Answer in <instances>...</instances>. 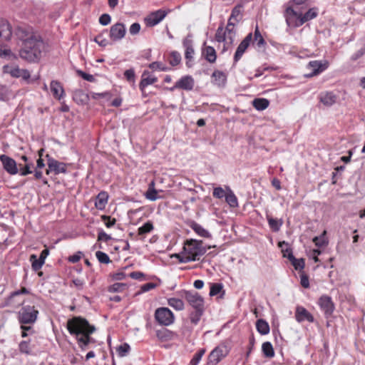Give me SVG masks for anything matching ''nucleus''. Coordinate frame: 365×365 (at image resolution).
Returning <instances> with one entry per match:
<instances>
[{
  "instance_id": "1",
  "label": "nucleus",
  "mask_w": 365,
  "mask_h": 365,
  "mask_svg": "<svg viewBox=\"0 0 365 365\" xmlns=\"http://www.w3.org/2000/svg\"><path fill=\"white\" fill-rule=\"evenodd\" d=\"M15 34L22 42L20 57L29 62L38 61L46 49L45 43L39 34L32 27L21 26L16 29Z\"/></svg>"
},
{
  "instance_id": "2",
  "label": "nucleus",
  "mask_w": 365,
  "mask_h": 365,
  "mask_svg": "<svg viewBox=\"0 0 365 365\" xmlns=\"http://www.w3.org/2000/svg\"><path fill=\"white\" fill-rule=\"evenodd\" d=\"M68 332L75 336L81 351H86L96 344V340L90 335L96 331L94 326L81 317H75L67 322Z\"/></svg>"
},
{
  "instance_id": "3",
  "label": "nucleus",
  "mask_w": 365,
  "mask_h": 365,
  "mask_svg": "<svg viewBox=\"0 0 365 365\" xmlns=\"http://www.w3.org/2000/svg\"><path fill=\"white\" fill-rule=\"evenodd\" d=\"M206 252L201 240L190 239L185 242L183 250L176 257L180 262L187 263L200 260Z\"/></svg>"
},
{
  "instance_id": "4",
  "label": "nucleus",
  "mask_w": 365,
  "mask_h": 365,
  "mask_svg": "<svg viewBox=\"0 0 365 365\" xmlns=\"http://www.w3.org/2000/svg\"><path fill=\"white\" fill-rule=\"evenodd\" d=\"M318 15L317 8L309 9L305 14L301 11L299 14L295 13L291 8L284 11V17L288 27L297 28L304 23L316 18Z\"/></svg>"
},
{
  "instance_id": "5",
  "label": "nucleus",
  "mask_w": 365,
  "mask_h": 365,
  "mask_svg": "<svg viewBox=\"0 0 365 365\" xmlns=\"http://www.w3.org/2000/svg\"><path fill=\"white\" fill-rule=\"evenodd\" d=\"M235 36L236 31L235 30V23L233 21L228 20L225 30L223 29L222 26L218 27L215 34V39L217 42L224 43V48L222 49L223 52L227 50L229 46L232 45Z\"/></svg>"
},
{
  "instance_id": "6",
  "label": "nucleus",
  "mask_w": 365,
  "mask_h": 365,
  "mask_svg": "<svg viewBox=\"0 0 365 365\" xmlns=\"http://www.w3.org/2000/svg\"><path fill=\"white\" fill-rule=\"evenodd\" d=\"M38 314V311L34 306H23L18 313V320L21 324H34Z\"/></svg>"
},
{
  "instance_id": "7",
  "label": "nucleus",
  "mask_w": 365,
  "mask_h": 365,
  "mask_svg": "<svg viewBox=\"0 0 365 365\" xmlns=\"http://www.w3.org/2000/svg\"><path fill=\"white\" fill-rule=\"evenodd\" d=\"M155 319L163 326H170L175 322L173 312L168 307H159L155 312Z\"/></svg>"
},
{
  "instance_id": "8",
  "label": "nucleus",
  "mask_w": 365,
  "mask_h": 365,
  "mask_svg": "<svg viewBox=\"0 0 365 365\" xmlns=\"http://www.w3.org/2000/svg\"><path fill=\"white\" fill-rule=\"evenodd\" d=\"M181 296L186 299L195 310L204 309V299L197 292L183 290Z\"/></svg>"
},
{
  "instance_id": "9",
  "label": "nucleus",
  "mask_w": 365,
  "mask_h": 365,
  "mask_svg": "<svg viewBox=\"0 0 365 365\" xmlns=\"http://www.w3.org/2000/svg\"><path fill=\"white\" fill-rule=\"evenodd\" d=\"M329 62L327 60L324 61H311L307 66V68L310 70L311 72L306 76L307 77H313L317 76L327 70L329 67Z\"/></svg>"
},
{
  "instance_id": "10",
  "label": "nucleus",
  "mask_w": 365,
  "mask_h": 365,
  "mask_svg": "<svg viewBox=\"0 0 365 365\" xmlns=\"http://www.w3.org/2000/svg\"><path fill=\"white\" fill-rule=\"evenodd\" d=\"M228 354L225 346H218L215 347L209 354L207 359L208 365H216Z\"/></svg>"
},
{
  "instance_id": "11",
  "label": "nucleus",
  "mask_w": 365,
  "mask_h": 365,
  "mask_svg": "<svg viewBox=\"0 0 365 365\" xmlns=\"http://www.w3.org/2000/svg\"><path fill=\"white\" fill-rule=\"evenodd\" d=\"M192 36L188 34L182 41V46L185 48V58L186 59V65L187 67L192 66V60L195 54V50L193 48V41L192 39Z\"/></svg>"
},
{
  "instance_id": "12",
  "label": "nucleus",
  "mask_w": 365,
  "mask_h": 365,
  "mask_svg": "<svg viewBox=\"0 0 365 365\" xmlns=\"http://www.w3.org/2000/svg\"><path fill=\"white\" fill-rule=\"evenodd\" d=\"M168 14V11L158 9L155 11L151 12L146 18H145V22L148 26H155L160 23Z\"/></svg>"
},
{
  "instance_id": "13",
  "label": "nucleus",
  "mask_w": 365,
  "mask_h": 365,
  "mask_svg": "<svg viewBox=\"0 0 365 365\" xmlns=\"http://www.w3.org/2000/svg\"><path fill=\"white\" fill-rule=\"evenodd\" d=\"M126 34L125 26L123 23H116L111 26L109 31V37L114 42L123 39Z\"/></svg>"
},
{
  "instance_id": "14",
  "label": "nucleus",
  "mask_w": 365,
  "mask_h": 365,
  "mask_svg": "<svg viewBox=\"0 0 365 365\" xmlns=\"http://www.w3.org/2000/svg\"><path fill=\"white\" fill-rule=\"evenodd\" d=\"M194 86V78L191 76H184L181 77L173 87L170 88V91H173L177 88H180L185 91H192Z\"/></svg>"
},
{
  "instance_id": "15",
  "label": "nucleus",
  "mask_w": 365,
  "mask_h": 365,
  "mask_svg": "<svg viewBox=\"0 0 365 365\" xmlns=\"http://www.w3.org/2000/svg\"><path fill=\"white\" fill-rule=\"evenodd\" d=\"M318 304L320 309L324 312L326 317H329L332 314L334 310V304L330 297L327 295L322 296L319 299Z\"/></svg>"
},
{
  "instance_id": "16",
  "label": "nucleus",
  "mask_w": 365,
  "mask_h": 365,
  "mask_svg": "<svg viewBox=\"0 0 365 365\" xmlns=\"http://www.w3.org/2000/svg\"><path fill=\"white\" fill-rule=\"evenodd\" d=\"M0 160L2 163L4 169L9 174L14 175L18 173L17 165L13 158L6 155H1Z\"/></svg>"
},
{
  "instance_id": "17",
  "label": "nucleus",
  "mask_w": 365,
  "mask_h": 365,
  "mask_svg": "<svg viewBox=\"0 0 365 365\" xmlns=\"http://www.w3.org/2000/svg\"><path fill=\"white\" fill-rule=\"evenodd\" d=\"M158 81V78L150 71L145 70L141 75V81L139 83V88L143 93L145 88Z\"/></svg>"
},
{
  "instance_id": "18",
  "label": "nucleus",
  "mask_w": 365,
  "mask_h": 365,
  "mask_svg": "<svg viewBox=\"0 0 365 365\" xmlns=\"http://www.w3.org/2000/svg\"><path fill=\"white\" fill-rule=\"evenodd\" d=\"M46 158L48 159V167L51 170H53L56 175L66 173V167L65 163L58 162L54 158L50 157L49 155H46Z\"/></svg>"
},
{
  "instance_id": "19",
  "label": "nucleus",
  "mask_w": 365,
  "mask_h": 365,
  "mask_svg": "<svg viewBox=\"0 0 365 365\" xmlns=\"http://www.w3.org/2000/svg\"><path fill=\"white\" fill-rule=\"evenodd\" d=\"M295 319L298 322H302L307 321L309 322H313L314 319V317L309 313L304 307L298 306L296 308Z\"/></svg>"
},
{
  "instance_id": "20",
  "label": "nucleus",
  "mask_w": 365,
  "mask_h": 365,
  "mask_svg": "<svg viewBox=\"0 0 365 365\" xmlns=\"http://www.w3.org/2000/svg\"><path fill=\"white\" fill-rule=\"evenodd\" d=\"M12 35L11 27L9 23L3 19H0V41H8Z\"/></svg>"
},
{
  "instance_id": "21",
  "label": "nucleus",
  "mask_w": 365,
  "mask_h": 365,
  "mask_svg": "<svg viewBox=\"0 0 365 365\" xmlns=\"http://www.w3.org/2000/svg\"><path fill=\"white\" fill-rule=\"evenodd\" d=\"M51 91L54 98L61 101L65 96L64 89L60 82L52 81L50 83Z\"/></svg>"
},
{
  "instance_id": "22",
  "label": "nucleus",
  "mask_w": 365,
  "mask_h": 365,
  "mask_svg": "<svg viewBox=\"0 0 365 365\" xmlns=\"http://www.w3.org/2000/svg\"><path fill=\"white\" fill-rule=\"evenodd\" d=\"M319 100L325 106L329 107L336 102L337 96L331 91L323 92L319 95Z\"/></svg>"
},
{
  "instance_id": "23",
  "label": "nucleus",
  "mask_w": 365,
  "mask_h": 365,
  "mask_svg": "<svg viewBox=\"0 0 365 365\" xmlns=\"http://www.w3.org/2000/svg\"><path fill=\"white\" fill-rule=\"evenodd\" d=\"M307 7V0H290L285 10L291 8L295 13L299 14L302 10Z\"/></svg>"
},
{
  "instance_id": "24",
  "label": "nucleus",
  "mask_w": 365,
  "mask_h": 365,
  "mask_svg": "<svg viewBox=\"0 0 365 365\" xmlns=\"http://www.w3.org/2000/svg\"><path fill=\"white\" fill-rule=\"evenodd\" d=\"M212 78H213V83L218 87L224 86L227 81L226 74L217 70L212 73Z\"/></svg>"
},
{
  "instance_id": "25",
  "label": "nucleus",
  "mask_w": 365,
  "mask_h": 365,
  "mask_svg": "<svg viewBox=\"0 0 365 365\" xmlns=\"http://www.w3.org/2000/svg\"><path fill=\"white\" fill-rule=\"evenodd\" d=\"M108 195L106 192H101L95 200V206L98 210H102L108 202Z\"/></svg>"
},
{
  "instance_id": "26",
  "label": "nucleus",
  "mask_w": 365,
  "mask_h": 365,
  "mask_svg": "<svg viewBox=\"0 0 365 365\" xmlns=\"http://www.w3.org/2000/svg\"><path fill=\"white\" fill-rule=\"evenodd\" d=\"M190 227L192 228V230L195 231V232L197 235L202 237L210 238L212 237L211 234L208 230H207L202 226H201L200 225L195 222H192Z\"/></svg>"
},
{
  "instance_id": "27",
  "label": "nucleus",
  "mask_w": 365,
  "mask_h": 365,
  "mask_svg": "<svg viewBox=\"0 0 365 365\" xmlns=\"http://www.w3.org/2000/svg\"><path fill=\"white\" fill-rule=\"evenodd\" d=\"M226 190L227 191L225 197L226 202L231 207H238V200L233 191L230 188V187H226Z\"/></svg>"
},
{
  "instance_id": "28",
  "label": "nucleus",
  "mask_w": 365,
  "mask_h": 365,
  "mask_svg": "<svg viewBox=\"0 0 365 365\" xmlns=\"http://www.w3.org/2000/svg\"><path fill=\"white\" fill-rule=\"evenodd\" d=\"M257 331L262 335H266L269 333V325L267 321L259 319L256 322Z\"/></svg>"
},
{
  "instance_id": "29",
  "label": "nucleus",
  "mask_w": 365,
  "mask_h": 365,
  "mask_svg": "<svg viewBox=\"0 0 365 365\" xmlns=\"http://www.w3.org/2000/svg\"><path fill=\"white\" fill-rule=\"evenodd\" d=\"M202 54L205 56V59L210 63H214L216 61V52L212 46H205L202 51Z\"/></svg>"
},
{
  "instance_id": "30",
  "label": "nucleus",
  "mask_w": 365,
  "mask_h": 365,
  "mask_svg": "<svg viewBox=\"0 0 365 365\" xmlns=\"http://www.w3.org/2000/svg\"><path fill=\"white\" fill-rule=\"evenodd\" d=\"M288 259L290 260L295 269L302 270L304 269L305 265L304 260L302 258L296 259L293 255L292 252L289 251Z\"/></svg>"
},
{
  "instance_id": "31",
  "label": "nucleus",
  "mask_w": 365,
  "mask_h": 365,
  "mask_svg": "<svg viewBox=\"0 0 365 365\" xmlns=\"http://www.w3.org/2000/svg\"><path fill=\"white\" fill-rule=\"evenodd\" d=\"M168 304L177 311H182L185 308L183 301L175 297L169 298L168 299Z\"/></svg>"
},
{
  "instance_id": "32",
  "label": "nucleus",
  "mask_w": 365,
  "mask_h": 365,
  "mask_svg": "<svg viewBox=\"0 0 365 365\" xmlns=\"http://www.w3.org/2000/svg\"><path fill=\"white\" fill-rule=\"evenodd\" d=\"M269 105V101L266 98H255L252 101L253 107L257 110H264Z\"/></svg>"
},
{
  "instance_id": "33",
  "label": "nucleus",
  "mask_w": 365,
  "mask_h": 365,
  "mask_svg": "<svg viewBox=\"0 0 365 365\" xmlns=\"http://www.w3.org/2000/svg\"><path fill=\"white\" fill-rule=\"evenodd\" d=\"M73 100L78 104H86L88 100V96L83 91L78 90L73 93Z\"/></svg>"
},
{
  "instance_id": "34",
  "label": "nucleus",
  "mask_w": 365,
  "mask_h": 365,
  "mask_svg": "<svg viewBox=\"0 0 365 365\" xmlns=\"http://www.w3.org/2000/svg\"><path fill=\"white\" fill-rule=\"evenodd\" d=\"M262 351L265 357L272 358L274 356V351L272 344L269 341H266L262 344Z\"/></svg>"
},
{
  "instance_id": "35",
  "label": "nucleus",
  "mask_w": 365,
  "mask_h": 365,
  "mask_svg": "<svg viewBox=\"0 0 365 365\" xmlns=\"http://www.w3.org/2000/svg\"><path fill=\"white\" fill-rule=\"evenodd\" d=\"M326 233L327 232L324 230L321 235L314 237L313 238V242L315 244L317 247H322L328 245L329 242L327 238L326 237Z\"/></svg>"
},
{
  "instance_id": "36",
  "label": "nucleus",
  "mask_w": 365,
  "mask_h": 365,
  "mask_svg": "<svg viewBox=\"0 0 365 365\" xmlns=\"http://www.w3.org/2000/svg\"><path fill=\"white\" fill-rule=\"evenodd\" d=\"M21 69L19 66H4V73L10 74L12 77L14 78H20L21 76Z\"/></svg>"
},
{
  "instance_id": "37",
  "label": "nucleus",
  "mask_w": 365,
  "mask_h": 365,
  "mask_svg": "<svg viewBox=\"0 0 365 365\" xmlns=\"http://www.w3.org/2000/svg\"><path fill=\"white\" fill-rule=\"evenodd\" d=\"M267 218L269 226L272 229V230L274 232H278L282 225V220L274 219L270 216H267Z\"/></svg>"
},
{
  "instance_id": "38",
  "label": "nucleus",
  "mask_w": 365,
  "mask_h": 365,
  "mask_svg": "<svg viewBox=\"0 0 365 365\" xmlns=\"http://www.w3.org/2000/svg\"><path fill=\"white\" fill-rule=\"evenodd\" d=\"M249 46L247 44H245V43L241 42L238 47L237 48L236 52L234 55V62L237 63L240 60L242 55L247 50Z\"/></svg>"
},
{
  "instance_id": "39",
  "label": "nucleus",
  "mask_w": 365,
  "mask_h": 365,
  "mask_svg": "<svg viewBox=\"0 0 365 365\" xmlns=\"http://www.w3.org/2000/svg\"><path fill=\"white\" fill-rule=\"evenodd\" d=\"M154 229L153 224L150 221H148L144 223L142 226L138 227V233L139 235H144L145 234L150 233Z\"/></svg>"
},
{
  "instance_id": "40",
  "label": "nucleus",
  "mask_w": 365,
  "mask_h": 365,
  "mask_svg": "<svg viewBox=\"0 0 365 365\" xmlns=\"http://www.w3.org/2000/svg\"><path fill=\"white\" fill-rule=\"evenodd\" d=\"M154 186V182H152L150 185H149V187H148V190H147L146 192V194H145V197L150 200V201H155L157 199H158V192L157 190L153 187Z\"/></svg>"
},
{
  "instance_id": "41",
  "label": "nucleus",
  "mask_w": 365,
  "mask_h": 365,
  "mask_svg": "<svg viewBox=\"0 0 365 365\" xmlns=\"http://www.w3.org/2000/svg\"><path fill=\"white\" fill-rule=\"evenodd\" d=\"M181 60L182 57L178 51H173L170 53L168 61L170 65L177 66L181 62Z\"/></svg>"
},
{
  "instance_id": "42",
  "label": "nucleus",
  "mask_w": 365,
  "mask_h": 365,
  "mask_svg": "<svg viewBox=\"0 0 365 365\" xmlns=\"http://www.w3.org/2000/svg\"><path fill=\"white\" fill-rule=\"evenodd\" d=\"M30 262H31V267L34 271L39 270L44 264L43 262L40 260L39 258H37L35 255L30 256Z\"/></svg>"
},
{
  "instance_id": "43",
  "label": "nucleus",
  "mask_w": 365,
  "mask_h": 365,
  "mask_svg": "<svg viewBox=\"0 0 365 365\" xmlns=\"http://www.w3.org/2000/svg\"><path fill=\"white\" fill-rule=\"evenodd\" d=\"M204 309H195L194 312H192L190 314V319L192 324L194 325L197 324L199 322Z\"/></svg>"
},
{
  "instance_id": "44",
  "label": "nucleus",
  "mask_w": 365,
  "mask_h": 365,
  "mask_svg": "<svg viewBox=\"0 0 365 365\" xmlns=\"http://www.w3.org/2000/svg\"><path fill=\"white\" fill-rule=\"evenodd\" d=\"M205 353V349H199L193 356L192 359L190 360V365H198L200 361H201L203 355Z\"/></svg>"
},
{
  "instance_id": "45",
  "label": "nucleus",
  "mask_w": 365,
  "mask_h": 365,
  "mask_svg": "<svg viewBox=\"0 0 365 365\" xmlns=\"http://www.w3.org/2000/svg\"><path fill=\"white\" fill-rule=\"evenodd\" d=\"M127 287L126 284L116 282L112 284L108 288L109 292H123Z\"/></svg>"
},
{
  "instance_id": "46",
  "label": "nucleus",
  "mask_w": 365,
  "mask_h": 365,
  "mask_svg": "<svg viewBox=\"0 0 365 365\" xmlns=\"http://www.w3.org/2000/svg\"><path fill=\"white\" fill-rule=\"evenodd\" d=\"M19 351L26 354H30L31 352V349L30 346L29 341H22L20 342L19 345Z\"/></svg>"
},
{
  "instance_id": "47",
  "label": "nucleus",
  "mask_w": 365,
  "mask_h": 365,
  "mask_svg": "<svg viewBox=\"0 0 365 365\" xmlns=\"http://www.w3.org/2000/svg\"><path fill=\"white\" fill-rule=\"evenodd\" d=\"M96 257L101 263L108 264L110 262L108 255L101 251H97Z\"/></svg>"
},
{
  "instance_id": "48",
  "label": "nucleus",
  "mask_w": 365,
  "mask_h": 365,
  "mask_svg": "<svg viewBox=\"0 0 365 365\" xmlns=\"http://www.w3.org/2000/svg\"><path fill=\"white\" fill-rule=\"evenodd\" d=\"M223 286L220 283H214L212 284L210 287V295L215 296L218 294L222 289Z\"/></svg>"
},
{
  "instance_id": "49",
  "label": "nucleus",
  "mask_w": 365,
  "mask_h": 365,
  "mask_svg": "<svg viewBox=\"0 0 365 365\" xmlns=\"http://www.w3.org/2000/svg\"><path fill=\"white\" fill-rule=\"evenodd\" d=\"M226 192L224 189L221 187H215L213 190L212 195L217 199H222L225 197Z\"/></svg>"
},
{
  "instance_id": "50",
  "label": "nucleus",
  "mask_w": 365,
  "mask_h": 365,
  "mask_svg": "<svg viewBox=\"0 0 365 365\" xmlns=\"http://www.w3.org/2000/svg\"><path fill=\"white\" fill-rule=\"evenodd\" d=\"M255 40L257 41V46L259 47L263 46L265 43V41L259 31L258 27H256L255 33H254Z\"/></svg>"
},
{
  "instance_id": "51",
  "label": "nucleus",
  "mask_w": 365,
  "mask_h": 365,
  "mask_svg": "<svg viewBox=\"0 0 365 365\" xmlns=\"http://www.w3.org/2000/svg\"><path fill=\"white\" fill-rule=\"evenodd\" d=\"M130 351V346L128 344H123L117 349L118 354L120 356H125Z\"/></svg>"
},
{
  "instance_id": "52",
  "label": "nucleus",
  "mask_w": 365,
  "mask_h": 365,
  "mask_svg": "<svg viewBox=\"0 0 365 365\" xmlns=\"http://www.w3.org/2000/svg\"><path fill=\"white\" fill-rule=\"evenodd\" d=\"M148 67L153 71H167V68L163 65L162 63L154 61L148 65Z\"/></svg>"
},
{
  "instance_id": "53",
  "label": "nucleus",
  "mask_w": 365,
  "mask_h": 365,
  "mask_svg": "<svg viewBox=\"0 0 365 365\" xmlns=\"http://www.w3.org/2000/svg\"><path fill=\"white\" fill-rule=\"evenodd\" d=\"M94 41L103 47H106L109 44L108 41L103 38V34L96 36L94 38Z\"/></svg>"
},
{
  "instance_id": "54",
  "label": "nucleus",
  "mask_w": 365,
  "mask_h": 365,
  "mask_svg": "<svg viewBox=\"0 0 365 365\" xmlns=\"http://www.w3.org/2000/svg\"><path fill=\"white\" fill-rule=\"evenodd\" d=\"M124 76L127 79V81H128L129 82L134 83L135 82V74L134 69L133 68H130V69L126 70L124 72Z\"/></svg>"
},
{
  "instance_id": "55",
  "label": "nucleus",
  "mask_w": 365,
  "mask_h": 365,
  "mask_svg": "<svg viewBox=\"0 0 365 365\" xmlns=\"http://www.w3.org/2000/svg\"><path fill=\"white\" fill-rule=\"evenodd\" d=\"M34 167V165L32 163H27L26 165L20 169V175L22 176H26L29 174H31L33 173V170H31Z\"/></svg>"
},
{
  "instance_id": "56",
  "label": "nucleus",
  "mask_w": 365,
  "mask_h": 365,
  "mask_svg": "<svg viewBox=\"0 0 365 365\" xmlns=\"http://www.w3.org/2000/svg\"><path fill=\"white\" fill-rule=\"evenodd\" d=\"M241 13V6H237L234 7V9L232 11L230 17L228 20H230L231 21H233V20L238 21L237 18L240 15Z\"/></svg>"
},
{
  "instance_id": "57",
  "label": "nucleus",
  "mask_w": 365,
  "mask_h": 365,
  "mask_svg": "<svg viewBox=\"0 0 365 365\" xmlns=\"http://www.w3.org/2000/svg\"><path fill=\"white\" fill-rule=\"evenodd\" d=\"M322 254V251L319 249H313L309 251V257L312 258L315 262H319L318 256Z\"/></svg>"
},
{
  "instance_id": "58",
  "label": "nucleus",
  "mask_w": 365,
  "mask_h": 365,
  "mask_svg": "<svg viewBox=\"0 0 365 365\" xmlns=\"http://www.w3.org/2000/svg\"><path fill=\"white\" fill-rule=\"evenodd\" d=\"M365 54V46L353 53L351 56V60L355 61L362 57Z\"/></svg>"
},
{
  "instance_id": "59",
  "label": "nucleus",
  "mask_w": 365,
  "mask_h": 365,
  "mask_svg": "<svg viewBox=\"0 0 365 365\" xmlns=\"http://www.w3.org/2000/svg\"><path fill=\"white\" fill-rule=\"evenodd\" d=\"M111 17L108 14H102L99 18V23L103 26H107L110 23Z\"/></svg>"
},
{
  "instance_id": "60",
  "label": "nucleus",
  "mask_w": 365,
  "mask_h": 365,
  "mask_svg": "<svg viewBox=\"0 0 365 365\" xmlns=\"http://www.w3.org/2000/svg\"><path fill=\"white\" fill-rule=\"evenodd\" d=\"M140 30V25L139 23H133L130 25L129 28V32L131 35H136L139 33Z\"/></svg>"
},
{
  "instance_id": "61",
  "label": "nucleus",
  "mask_w": 365,
  "mask_h": 365,
  "mask_svg": "<svg viewBox=\"0 0 365 365\" xmlns=\"http://www.w3.org/2000/svg\"><path fill=\"white\" fill-rule=\"evenodd\" d=\"M157 287V284L153 282H149L144 284L140 287L141 292H146L151 289H155Z\"/></svg>"
},
{
  "instance_id": "62",
  "label": "nucleus",
  "mask_w": 365,
  "mask_h": 365,
  "mask_svg": "<svg viewBox=\"0 0 365 365\" xmlns=\"http://www.w3.org/2000/svg\"><path fill=\"white\" fill-rule=\"evenodd\" d=\"M21 76L24 81H25L26 83H29L31 82V74L30 72L26 69H22L21 71Z\"/></svg>"
},
{
  "instance_id": "63",
  "label": "nucleus",
  "mask_w": 365,
  "mask_h": 365,
  "mask_svg": "<svg viewBox=\"0 0 365 365\" xmlns=\"http://www.w3.org/2000/svg\"><path fill=\"white\" fill-rule=\"evenodd\" d=\"M111 239V237L106 234L103 230H101L98 235V241H104L108 242Z\"/></svg>"
},
{
  "instance_id": "64",
  "label": "nucleus",
  "mask_w": 365,
  "mask_h": 365,
  "mask_svg": "<svg viewBox=\"0 0 365 365\" xmlns=\"http://www.w3.org/2000/svg\"><path fill=\"white\" fill-rule=\"evenodd\" d=\"M72 282L74 286L79 290L83 289L85 285L84 280L80 278L73 279Z\"/></svg>"
}]
</instances>
